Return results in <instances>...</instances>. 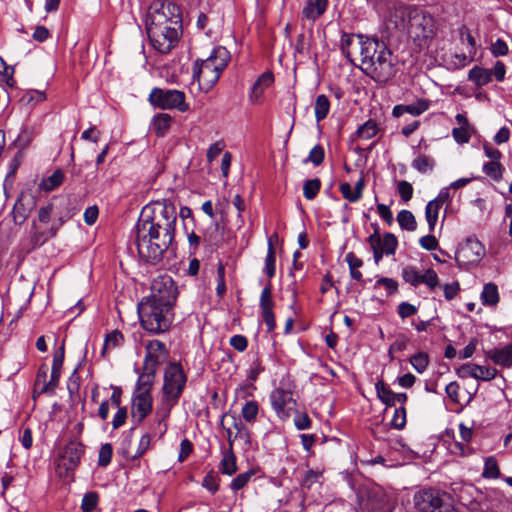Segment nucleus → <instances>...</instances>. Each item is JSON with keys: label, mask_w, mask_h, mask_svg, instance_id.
I'll return each mask as SVG.
<instances>
[{"label": "nucleus", "mask_w": 512, "mask_h": 512, "mask_svg": "<svg viewBox=\"0 0 512 512\" xmlns=\"http://www.w3.org/2000/svg\"><path fill=\"white\" fill-rule=\"evenodd\" d=\"M493 72L479 66L473 67L468 74V79L478 87L484 86L492 81Z\"/></svg>", "instance_id": "nucleus-23"}, {"label": "nucleus", "mask_w": 512, "mask_h": 512, "mask_svg": "<svg viewBox=\"0 0 512 512\" xmlns=\"http://www.w3.org/2000/svg\"><path fill=\"white\" fill-rule=\"evenodd\" d=\"M34 199L30 195L21 194L13 207V219L18 225L23 224L28 218L32 207L34 206Z\"/></svg>", "instance_id": "nucleus-16"}, {"label": "nucleus", "mask_w": 512, "mask_h": 512, "mask_svg": "<svg viewBox=\"0 0 512 512\" xmlns=\"http://www.w3.org/2000/svg\"><path fill=\"white\" fill-rule=\"evenodd\" d=\"M178 402L179 401L175 399L162 396L161 404L155 413V417L159 425H161L170 416L172 408L176 406Z\"/></svg>", "instance_id": "nucleus-26"}, {"label": "nucleus", "mask_w": 512, "mask_h": 512, "mask_svg": "<svg viewBox=\"0 0 512 512\" xmlns=\"http://www.w3.org/2000/svg\"><path fill=\"white\" fill-rule=\"evenodd\" d=\"M372 226L374 227V232L368 237L367 242L373 251L374 261L378 265L385 253L380 248L381 235L379 232V226L378 224H373Z\"/></svg>", "instance_id": "nucleus-25"}, {"label": "nucleus", "mask_w": 512, "mask_h": 512, "mask_svg": "<svg viewBox=\"0 0 512 512\" xmlns=\"http://www.w3.org/2000/svg\"><path fill=\"white\" fill-rule=\"evenodd\" d=\"M321 186L322 183L319 178L306 180L303 184V196L307 200L315 199L321 189Z\"/></svg>", "instance_id": "nucleus-37"}, {"label": "nucleus", "mask_w": 512, "mask_h": 512, "mask_svg": "<svg viewBox=\"0 0 512 512\" xmlns=\"http://www.w3.org/2000/svg\"><path fill=\"white\" fill-rule=\"evenodd\" d=\"M359 507L364 512H392L390 495L379 485H363L358 489Z\"/></svg>", "instance_id": "nucleus-7"}, {"label": "nucleus", "mask_w": 512, "mask_h": 512, "mask_svg": "<svg viewBox=\"0 0 512 512\" xmlns=\"http://www.w3.org/2000/svg\"><path fill=\"white\" fill-rule=\"evenodd\" d=\"M474 370L477 374V377H475V379L481 381H491L498 374V371L495 368L489 366H480L476 364Z\"/></svg>", "instance_id": "nucleus-51"}, {"label": "nucleus", "mask_w": 512, "mask_h": 512, "mask_svg": "<svg viewBox=\"0 0 512 512\" xmlns=\"http://www.w3.org/2000/svg\"><path fill=\"white\" fill-rule=\"evenodd\" d=\"M230 60L229 51L223 47H215L204 60H197L193 66V79L204 89L213 87Z\"/></svg>", "instance_id": "nucleus-4"}, {"label": "nucleus", "mask_w": 512, "mask_h": 512, "mask_svg": "<svg viewBox=\"0 0 512 512\" xmlns=\"http://www.w3.org/2000/svg\"><path fill=\"white\" fill-rule=\"evenodd\" d=\"M482 476L484 478H492V479L498 478L500 476L498 464L494 458L490 457L485 461Z\"/></svg>", "instance_id": "nucleus-55"}, {"label": "nucleus", "mask_w": 512, "mask_h": 512, "mask_svg": "<svg viewBox=\"0 0 512 512\" xmlns=\"http://www.w3.org/2000/svg\"><path fill=\"white\" fill-rule=\"evenodd\" d=\"M486 357L495 365L510 368L512 367V344H508L502 348L491 349L486 352Z\"/></svg>", "instance_id": "nucleus-19"}, {"label": "nucleus", "mask_w": 512, "mask_h": 512, "mask_svg": "<svg viewBox=\"0 0 512 512\" xmlns=\"http://www.w3.org/2000/svg\"><path fill=\"white\" fill-rule=\"evenodd\" d=\"M330 111V101L324 94H320L316 97L314 104V113L317 122L324 120Z\"/></svg>", "instance_id": "nucleus-30"}, {"label": "nucleus", "mask_w": 512, "mask_h": 512, "mask_svg": "<svg viewBox=\"0 0 512 512\" xmlns=\"http://www.w3.org/2000/svg\"><path fill=\"white\" fill-rule=\"evenodd\" d=\"M403 280L414 287H417L421 284V274L418 272L417 268L414 266H406L402 270Z\"/></svg>", "instance_id": "nucleus-49"}, {"label": "nucleus", "mask_w": 512, "mask_h": 512, "mask_svg": "<svg viewBox=\"0 0 512 512\" xmlns=\"http://www.w3.org/2000/svg\"><path fill=\"white\" fill-rule=\"evenodd\" d=\"M61 377V370L51 369L50 380L44 383L41 387L40 393L53 395L59 385Z\"/></svg>", "instance_id": "nucleus-44"}, {"label": "nucleus", "mask_w": 512, "mask_h": 512, "mask_svg": "<svg viewBox=\"0 0 512 512\" xmlns=\"http://www.w3.org/2000/svg\"><path fill=\"white\" fill-rule=\"evenodd\" d=\"M172 117L166 113H159L152 120V129L157 136H164L169 130Z\"/></svg>", "instance_id": "nucleus-27"}, {"label": "nucleus", "mask_w": 512, "mask_h": 512, "mask_svg": "<svg viewBox=\"0 0 512 512\" xmlns=\"http://www.w3.org/2000/svg\"><path fill=\"white\" fill-rule=\"evenodd\" d=\"M255 474L254 470L250 469L244 473L238 474L230 483L232 491L237 492L244 488Z\"/></svg>", "instance_id": "nucleus-47"}, {"label": "nucleus", "mask_w": 512, "mask_h": 512, "mask_svg": "<svg viewBox=\"0 0 512 512\" xmlns=\"http://www.w3.org/2000/svg\"><path fill=\"white\" fill-rule=\"evenodd\" d=\"M421 283H424L429 288L434 289L439 284L437 273L433 269H427L425 273L421 275Z\"/></svg>", "instance_id": "nucleus-61"}, {"label": "nucleus", "mask_w": 512, "mask_h": 512, "mask_svg": "<svg viewBox=\"0 0 512 512\" xmlns=\"http://www.w3.org/2000/svg\"><path fill=\"white\" fill-rule=\"evenodd\" d=\"M482 170L493 181L499 182L503 178L505 167L500 161H488L483 164Z\"/></svg>", "instance_id": "nucleus-28"}, {"label": "nucleus", "mask_w": 512, "mask_h": 512, "mask_svg": "<svg viewBox=\"0 0 512 512\" xmlns=\"http://www.w3.org/2000/svg\"><path fill=\"white\" fill-rule=\"evenodd\" d=\"M177 297L178 289L172 277L161 275L153 280L150 295L143 299L174 308Z\"/></svg>", "instance_id": "nucleus-10"}, {"label": "nucleus", "mask_w": 512, "mask_h": 512, "mask_svg": "<svg viewBox=\"0 0 512 512\" xmlns=\"http://www.w3.org/2000/svg\"><path fill=\"white\" fill-rule=\"evenodd\" d=\"M397 221L403 230L415 231L417 228L415 216L409 210H401L397 215Z\"/></svg>", "instance_id": "nucleus-36"}, {"label": "nucleus", "mask_w": 512, "mask_h": 512, "mask_svg": "<svg viewBox=\"0 0 512 512\" xmlns=\"http://www.w3.org/2000/svg\"><path fill=\"white\" fill-rule=\"evenodd\" d=\"M218 482V477L213 472H210L204 477L202 486L206 488L208 491H210L212 494H214L218 491Z\"/></svg>", "instance_id": "nucleus-60"}, {"label": "nucleus", "mask_w": 512, "mask_h": 512, "mask_svg": "<svg viewBox=\"0 0 512 512\" xmlns=\"http://www.w3.org/2000/svg\"><path fill=\"white\" fill-rule=\"evenodd\" d=\"M480 299L484 306L496 307L500 301L497 285L493 282L486 283L483 286Z\"/></svg>", "instance_id": "nucleus-22"}, {"label": "nucleus", "mask_w": 512, "mask_h": 512, "mask_svg": "<svg viewBox=\"0 0 512 512\" xmlns=\"http://www.w3.org/2000/svg\"><path fill=\"white\" fill-rule=\"evenodd\" d=\"M376 286H383L388 295H393L398 290V283L396 280L387 277H380L376 281Z\"/></svg>", "instance_id": "nucleus-59"}, {"label": "nucleus", "mask_w": 512, "mask_h": 512, "mask_svg": "<svg viewBox=\"0 0 512 512\" xmlns=\"http://www.w3.org/2000/svg\"><path fill=\"white\" fill-rule=\"evenodd\" d=\"M113 455V447L110 443H105L100 447L98 465L106 467L110 464Z\"/></svg>", "instance_id": "nucleus-53"}, {"label": "nucleus", "mask_w": 512, "mask_h": 512, "mask_svg": "<svg viewBox=\"0 0 512 512\" xmlns=\"http://www.w3.org/2000/svg\"><path fill=\"white\" fill-rule=\"evenodd\" d=\"M84 454V445L76 440H72L64 447L60 455V464L66 471H73L79 465Z\"/></svg>", "instance_id": "nucleus-14"}, {"label": "nucleus", "mask_w": 512, "mask_h": 512, "mask_svg": "<svg viewBox=\"0 0 512 512\" xmlns=\"http://www.w3.org/2000/svg\"><path fill=\"white\" fill-rule=\"evenodd\" d=\"M325 158L324 148L317 144L309 152L308 157L303 160V163H312L314 166H319L323 163Z\"/></svg>", "instance_id": "nucleus-48"}, {"label": "nucleus", "mask_w": 512, "mask_h": 512, "mask_svg": "<svg viewBox=\"0 0 512 512\" xmlns=\"http://www.w3.org/2000/svg\"><path fill=\"white\" fill-rule=\"evenodd\" d=\"M0 74L4 77V82L8 87H15L16 81L13 77L14 68L8 66L2 57H0Z\"/></svg>", "instance_id": "nucleus-52"}, {"label": "nucleus", "mask_w": 512, "mask_h": 512, "mask_svg": "<svg viewBox=\"0 0 512 512\" xmlns=\"http://www.w3.org/2000/svg\"><path fill=\"white\" fill-rule=\"evenodd\" d=\"M322 483V471L308 469L301 482L303 489L310 490L315 484L321 485Z\"/></svg>", "instance_id": "nucleus-40"}, {"label": "nucleus", "mask_w": 512, "mask_h": 512, "mask_svg": "<svg viewBox=\"0 0 512 512\" xmlns=\"http://www.w3.org/2000/svg\"><path fill=\"white\" fill-rule=\"evenodd\" d=\"M419 9L414 5H407L403 2H395L390 10V17L395 18L396 26H404L406 20L409 23L411 17L417 14Z\"/></svg>", "instance_id": "nucleus-17"}, {"label": "nucleus", "mask_w": 512, "mask_h": 512, "mask_svg": "<svg viewBox=\"0 0 512 512\" xmlns=\"http://www.w3.org/2000/svg\"><path fill=\"white\" fill-rule=\"evenodd\" d=\"M419 244L423 249L428 250V251L436 250L439 245L438 240L432 234H428V235L421 237L419 240Z\"/></svg>", "instance_id": "nucleus-64"}, {"label": "nucleus", "mask_w": 512, "mask_h": 512, "mask_svg": "<svg viewBox=\"0 0 512 512\" xmlns=\"http://www.w3.org/2000/svg\"><path fill=\"white\" fill-rule=\"evenodd\" d=\"M377 397L387 407H394V392L386 386L383 380L377 381L375 384Z\"/></svg>", "instance_id": "nucleus-31"}, {"label": "nucleus", "mask_w": 512, "mask_h": 512, "mask_svg": "<svg viewBox=\"0 0 512 512\" xmlns=\"http://www.w3.org/2000/svg\"><path fill=\"white\" fill-rule=\"evenodd\" d=\"M233 428L236 430L234 439L239 438L244 441L245 445L250 446L251 445V432L245 426V424L241 420H237L236 418H234Z\"/></svg>", "instance_id": "nucleus-46"}, {"label": "nucleus", "mask_w": 512, "mask_h": 512, "mask_svg": "<svg viewBox=\"0 0 512 512\" xmlns=\"http://www.w3.org/2000/svg\"><path fill=\"white\" fill-rule=\"evenodd\" d=\"M144 364L156 367L167 354L166 345L160 340H152L146 345Z\"/></svg>", "instance_id": "nucleus-18"}, {"label": "nucleus", "mask_w": 512, "mask_h": 512, "mask_svg": "<svg viewBox=\"0 0 512 512\" xmlns=\"http://www.w3.org/2000/svg\"><path fill=\"white\" fill-rule=\"evenodd\" d=\"M485 254L482 243L475 237H469L456 252V261L459 264H476Z\"/></svg>", "instance_id": "nucleus-13"}, {"label": "nucleus", "mask_w": 512, "mask_h": 512, "mask_svg": "<svg viewBox=\"0 0 512 512\" xmlns=\"http://www.w3.org/2000/svg\"><path fill=\"white\" fill-rule=\"evenodd\" d=\"M408 36L419 49H427L436 34L435 20L429 13L419 10L408 23Z\"/></svg>", "instance_id": "nucleus-6"}, {"label": "nucleus", "mask_w": 512, "mask_h": 512, "mask_svg": "<svg viewBox=\"0 0 512 512\" xmlns=\"http://www.w3.org/2000/svg\"><path fill=\"white\" fill-rule=\"evenodd\" d=\"M230 345L238 352H244L248 346V340L245 336L237 334L233 335L229 341Z\"/></svg>", "instance_id": "nucleus-63"}, {"label": "nucleus", "mask_w": 512, "mask_h": 512, "mask_svg": "<svg viewBox=\"0 0 512 512\" xmlns=\"http://www.w3.org/2000/svg\"><path fill=\"white\" fill-rule=\"evenodd\" d=\"M410 364L420 374H422L429 365V356L425 352H418L409 358Z\"/></svg>", "instance_id": "nucleus-42"}, {"label": "nucleus", "mask_w": 512, "mask_h": 512, "mask_svg": "<svg viewBox=\"0 0 512 512\" xmlns=\"http://www.w3.org/2000/svg\"><path fill=\"white\" fill-rule=\"evenodd\" d=\"M146 30L153 48L162 54L176 45L182 31V13L178 4L154 0L148 7Z\"/></svg>", "instance_id": "nucleus-2"}, {"label": "nucleus", "mask_w": 512, "mask_h": 512, "mask_svg": "<svg viewBox=\"0 0 512 512\" xmlns=\"http://www.w3.org/2000/svg\"><path fill=\"white\" fill-rule=\"evenodd\" d=\"M439 204L436 202L429 201L425 208V217L428 222L429 230L432 232L438 220V213L440 210Z\"/></svg>", "instance_id": "nucleus-43"}, {"label": "nucleus", "mask_w": 512, "mask_h": 512, "mask_svg": "<svg viewBox=\"0 0 512 512\" xmlns=\"http://www.w3.org/2000/svg\"><path fill=\"white\" fill-rule=\"evenodd\" d=\"M143 370V373L138 377L135 392L150 393L155 378L156 367L144 364Z\"/></svg>", "instance_id": "nucleus-21"}, {"label": "nucleus", "mask_w": 512, "mask_h": 512, "mask_svg": "<svg viewBox=\"0 0 512 512\" xmlns=\"http://www.w3.org/2000/svg\"><path fill=\"white\" fill-rule=\"evenodd\" d=\"M378 133V125L373 120H368L357 129V134L360 138L369 140L376 136Z\"/></svg>", "instance_id": "nucleus-45"}, {"label": "nucleus", "mask_w": 512, "mask_h": 512, "mask_svg": "<svg viewBox=\"0 0 512 512\" xmlns=\"http://www.w3.org/2000/svg\"><path fill=\"white\" fill-rule=\"evenodd\" d=\"M178 214L168 198L151 201L142 208L134 227V242L141 259L157 265L165 253L174 251Z\"/></svg>", "instance_id": "nucleus-1"}, {"label": "nucleus", "mask_w": 512, "mask_h": 512, "mask_svg": "<svg viewBox=\"0 0 512 512\" xmlns=\"http://www.w3.org/2000/svg\"><path fill=\"white\" fill-rule=\"evenodd\" d=\"M398 246V240L392 233H385L381 238L380 248L384 251L385 255H394Z\"/></svg>", "instance_id": "nucleus-41"}, {"label": "nucleus", "mask_w": 512, "mask_h": 512, "mask_svg": "<svg viewBox=\"0 0 512 512\" xmlns=\"http://www.w3.org/2000/svg\"><path fill=\"white\" fill-rule=\"evenodd\" d=\"M260 406L257 401L249 400L244 403L241 409V416L246 423L253 424L256 422Z\"/></svg>", "instance_id": "nucleus-29"}, {"label": "nucleus", "mask_w": 512, "mask_h": 512, "mask_svg": "<svg viewBox=\"0 0 512 512\" xmlns=\"http://www.w3.org/2000/svg\"><path fill=\"white\" fill-rule=\"evenodd\" d=\"M327 5L328 0H307L302 14L306 19L315 21L326 11Z\"/></svg>", "instance_id": "nucleus-20"}, {"label": "nucleus", "mask_w": 512, "mask_h": 512, "mask_svg": "<svg viewBox=\"0 0 512 512\" xmlns=\"http://www.w3.org/2000/svg\"><path fill=\"white\" fill-rule=\"evenodd\" d=\"M414 504L420 512H456L449 497L434 489H425L414 495Z\"/></svg>", "instance_id": "nucleus-8"}, {"label": "nucleus", "mask_w": 512, "mask_h": 512, "mask_svg": "<svg viewBox=\"0 0 512 512\" xmlns=\"http://www.w3.org/2000/svg\"><path fill=\"white\" fill-rule=\"evenodd\" d=\"M33 138H34L33 128L24 126L21 128L17 138L14 140V144L17 148L25 149L32 142Z\"/></svg>", "instance_id": "nucleus-39"}, {"label": "nucleus", "mask_w": 512, "mask_h": 512, "mask_svg": "<svg viewBox=\"0 0 512 512\" xmlns=\"http://www.w3.org/2000/svg\"><path fill=\"white\" fill-rule=\"evenodd\" d=\"M152 410V396L148 392H134L131 414L134 421L141 423Z\"/></svg>", "instance_id": "nucleus-15"}, {"label": "nucleus", "mask_w": 512, "mask_h": 512, "mask_svg": "<svg viewBox=\"0 0 512 512\" xmlns=\"http://www.w3.org/2000/svg\"><path fill=\"white\" fill-rule=\"evenodd\" d=\"M124 337L119 330H113L105 336L103 348L101 351L102 356H105L108 350L119 347L123 344Z\"/></svg>", "instance_id": "nucleus-33"}, {"label": "nucleus", "mask_w": 512, "mask_h": 512, "mask_svg": "<svg viewBox=\"0 0 512 512\" xmlns=\"http://www.w3.org/2000/svg\"><path fill=\"white\" fill-rule=\"evenodd\" d=\"M397 191L404 202H408L413 196V186L411 183L405 180L398 182Z\"/></svg>", "instance_id": "nucleus-58"}, {"label": "nucleus", "mask_w": 512, "mask_h": 512, "mask_svg": "<svg viewBox=\"0 0 512 512\" xmlns=\"http://www.w3.org/2000/svg\"><path fill=\"white\" fill-rule=\"evenodd\" d=\"M429 108V101L426 99H418L416 102L404 105V110L413 116H419Z\"/></svg>", "instance_id": "nucleus-50"}, {"label": "nucleus", "mask_w": 512, "mask_h": 512, "mask_svg": "<svg viewBox=\"0 0 512 512\" xmlns=\"http://www.w3.org/2000/svg\"><path fill=\"white\" fill-rule=\"evenodd\" d=\"M174 308L165 304H157L142 299L138 304L140 324L144 330L152 334H161L168 331L174 320Z\"/></svg>", "instance_id": "nucleus-5"}, {"label": "nucleus", "mask_w": 512, "mask_h": 512, "mask_svg": "<svg viewBox=\"0 0 512 512\" xmlns=\"http://www.w3.org/2000/svg\"><path fill=\"white\" fill-rule=\"evenodd\" d=\"M363 72L377 83H386L396 72V64L391 50L384 41L363 34L356 35Z\"/></svg>", "instance_id": "nucleus-3"}, {"label": "nucleus", "mask_w": 512, "mask_h": 512, "mask_svg": "<svg viewBox=\"0 0 512 512\" xmlns=\"http://www.w3.org/2000/svg\"><path fill=\"white\" fill-rule=\"evenodd\" d=\"M391 425L393 428L401 430L406 425V409L401 406L395 408L394 414L391 420Z\"/></svg>", "instance_id": "nucleus-57"}, {"label": "nucleus", "mask_w": 512, "mask_h": 512, "mask_svg": "<svg viewBox=\"0 0 512 512\" xmlns=\"http://www.w3.org/2000/svg\"><path fill=\"white\" fill-rule=\"evenodd\" d=\"M187 382V376L179 363H170L164 372L162 396L179 401Z\"/></svg>", "instance_id": "nucleus-11"}, {"label": "nucleus", "mask_w": 512, "mask_h": 512, "mask_svg": "<svg viewBox=\"0 0 512 512\" xmlns=\"http://www.w3.org/2000/svg\"><path fill=\"white\" fill-rule=\"evenodd\" d=\"M99 501V496L96 492H88L83 496L81 509L83 512H92Z\"/></svg>", "instance_id": "nucleus-54"}, {"label": "nucleus", "mask_w": 512, "mask_h": 512, "mask_svg": "<svg viewBox=\"0 0 512 512\" xmlns=\"http://www.w3.org/2000/svg\"><path fill=\"white\" fill-rule=\"evenodd\" d=\"M274 305L275 303L272 298V285L271 282L268 281L266 286L261 291L259 307L261 311H268L273 310Z\"/></svg>", "instance_id": "nucleus-38"}, {"label": "nucleus", "mask_w": 512, "mask_h": 512, "mask_svg": "<svg viewBox=\"0 0 512 512\" xmlns=\"http://www.w3.org/2000/svg\"><path fill=\"white\" fill-rule=\"evenodd\" d=\"M263 273L266 274L269 279L273 278L276 273V252L271 240L268 241V249L265 257Z\"/></svg>", "instance_id": "nucleus-32"}, {"label": "nucleus", "mask_w": 512, "mask_h": 512, "mask_svg": "<svg viewBox=\"0 0 512 512\" xmlns=\"http://www.w3.org/2000/svg\"><path fill=\"white\" fill-rule=\"evenodd\" d=\"M186 96L183 91L175 89H161L155 87L149 95V101L154 107L163 110L176 109L180 112H186L189 105L186 102Z\"/></svg>", "instance_id": "nucleus-9"}, {"label": "nucleus", "mask_w": 512, "mask_h": 512, "mask_svg": "<svg viewBox=\"0 0 512 512\" xmlns=\"http://www.w3.org/2000/svg\"><path fill=\"white\" fill-rule=\"evenodd\" d=\"M64 177V172L57 169L52 175L42 180L40 187L45 191H52L63 183Z\"/></svg>", "instance_id": "nucleus-35"}, {"label": "nucleus", "mask_w": 512, "mask_h": 512, "mask_svg": "<svg viewBox=\"0 0 512 512\" xmlns=\"http://www.w3.org/2000/svg\"><path fill=\"white\" fill-rule=\"evenodd\" d=\"M355 34L343 32L340 39V49L342 54L349 60H351L350 47L354 42Z\"/></svg>", "instance_id": "nucleus-56"}, {"label": "nucleus", "mask_w": 512, "mask_h": 512, "mask_svg": "<svg viewBox=\"0 0 512 512\" xmlns=\"http://www.w3.org/2000/svg\"><path fill=\"white\" fill-rule=\"evenodd\" d=\"M412 167L419 173L426 174L435 167V160L432 157L421 154L412 161Z\"/></svg>", "instance_id": "nucleus-34"}, {"label": "nucleus", "mask_w": 512, "mask_h": 512, "mask_svg": "<svg viewBox=\"0 0 512 512\" xmlns=\"http://www.w3.org/2000/svg\"><path fill=\"white\" fill-rule=\"evenodd\" d=\"M398 315L402 318H408L417 313V307L408 302H401L397 307Z\"/></svg>", "instance_id": "nucleus-62"}, {"label": "nucleus", "mask_w": 512, "mask_h": 512, "mask_svg": "<svg viewBox=\"0 0 512 512\" xmlns=\"http://www.w3.org/2000/svg\"><path fill=\"white\" fill-rule=\"evenodd\" d=\"M270 402L273 410L281 420H286L295 410L296 401L292 392L283 388H276L270 394Z\"/></svg>", "instance_id": "nucleus-12"}, {"label": "nucleus", "mask_w": 512, "mask_h": 512, "mask_svg": "<svg viewBox=\"0 0 512 512\" xmlns=\"http://www.w3.org/2000/svg\"><path fill=\"white\" fill-rule=\"evenodd\" d=\"M236 456L232 449L223 452V457L219 464V470L224 475L231 476L237 471Z\"/></svg>", "instance_id": "nucleus-24"}]
</instances>
